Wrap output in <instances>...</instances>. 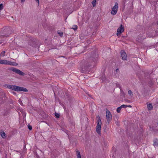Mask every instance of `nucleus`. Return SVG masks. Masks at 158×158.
Listing matches in <instances>:
<instances>
[{"label": "nucleus", "instance_id": "f8f14e48", "mask_svg": "<svg viewBox=\"0 0 158 158\" xmlns=\"http://www.w3.org/2000/svg\"><path fill=\"white\" fill-rule=\"evenodd\" d=\"M147 107L148 110H150L152 108V104H148Z\"/></svg>", "mask_w": 158, "mask_h": 158}, {"label": "nucleus", "instance_id": "412c9836", "mask_svg": "<svg viewBox=\"0 0 158 158\" xmlns=\"http://www.w3.org/2000/svg\"><path fill=\"white\" fill-rule=\"evenodd\" d=\"M55 116L56 118H59L60 117V114H59L56 113L55 114Z\"/></svg>", "mask_w": 158, "mask_h": 158}, {"label": "nucleus", "instance_id": "39448f33", "mask_svg": "<svg viewBox=\"0 0 158 158\" xmlns=\"http://www.w3.org/2000/svg\"><path fill=\"white\" fill-rule=\"evenodd\" d=\"M9 70L19 74L20 75L24 76V73L20 70L16 68L12 67L9 69Z\"/></svg>", "mask_w": 158, "mask_h": 158}, {"label": "nucleus", "instance_id": "4be33fe9", "mask_svg": "<svg viewBox=\"0 0 158 158\" xmlns=\"http://www.w3.org/2000/svg\"><path fill=\"white\" fill-rule=\"evenodd\" d=\"M28 128L29 130H31L32 127L31 126L29 125H28Z\"/></svg>", "mask_w": 158, "mask_h": 158}, {"label": "nucleus", "instance_id": "7c9ffc66", "mask_svg": "<svg viewBox=\"0 0 158 158\" xmlns=\"http://www.w3.org/2000/svg\"><path fill=\"white\" fill-rule=\"evenodd\" d=\"M3 36V35H1V37H2Z\"/></svg>", "mask_w": 158, "mask_h": 158}, {"label": "nucleus", "instance_id": "f3484780", "mask_svg": "<svg viewBox=\"0 0 158 158\" xmlns=\"http://www.w3.org/2000/svg\"><path fill=\"white\" fill-rule=\"evenodd\" d=\"M58 33L61 36H62L63 35V33L62 32L58 31Z\"/></svg>", "mask_w": 158, "mask_h": 158}, {"label": "nucleus", "instance_id": "7ed1b4c3", "mask_svg": "<svg viewBox=\"0 0 158 158\" xmlns=\"http://www.w3.org/2000/svg\"><path fill=\"white\" fill-rule=\"evenodd\" d=\"M0 64H9L13 66H16L18 64L16 63L12 62L6 60H0Z\"/></svg>", "mask_w": 158, "mask_h": 158}, {"label": "nucleus", "instance_id": "423d86ee", "mask_svg": "<svg viewBox=\"0 0 158 158\" xmlns=\"http://www.w3.org/2000/svg\"><path fill=\"white\" fill-rule=\"evenodd\" d=\"M106 116L108 123H109L111 121L112 119V115L110 111L107 110L106 111Z\"/></svg>", "mask_w": 158, "mask_h": 158}, {"label": "nucleus", "instance_id": "9b49d317", "mask_svg": "<svg viewBox=\"0 0 158 158\" xmlns=\"http://www.w3.org/2000/svg\"><path fill=\"white\" fill-rule=\"evenodd\" d=\"M0 134L2 138H6V134L4 131L1 132Z\"/></svg>", "mask_w": 158, "mask_h": 158}, {"label": "nucleus", "instance_id": "a878e982", "mask_svg": "<svg viewBox=\"0 0 158 158\" xmlns=\"http://www.w3.org/2000/svg\"><path fill=\"white\" fill-rule=\"evenodd\" d=\"M127 107H130V108H131V107H132V106H131V105H129V106H127Z\"/></svg>", "mask_w": 158, "mask_h": 158}, {"label": "nucleus", "instance_id": "4468645a", "mask_svg": "<svg viewBox=\"0 0 158 158\" xmlns=\"http://www.w3.org/2000/svg\"><path fill=\"white\" fill-rule=\"evenodd\" d=\"M5 51H4L1 52L0 54V57H3L5 56Z\"/></svg>", "mask_w": 158, "mask_h": 158}, {"label": "nucleus", "instance_id": "0eeeda50", "mask_svg": "<svg viewBox=\"0 0 158 158\" xmlns=\"http://www.w3.org/2000/svg\"><path fill=\"white\" fill-rule=\"evenodd\" d=\"M124 31V27L122 25H121L117 31V35L119 37L120 36V34Z\"/></svg>", "mask_w": 158, "mask_h": 158}, {"label": "nucleus", "instance_id": "5701e85b", "mask_svg": "<svg viewBox=\"0 0 158 158\" xmlns=\"http://www.w3.org/2000/svg\"><path fill=\"white\" fill-rule=\"evenodd\" d=\"M19 103H20V104H21V105H22V103H21V100L20 99H19Z\"/></svg>", "mask_w": 158, "mask_h": 158}, {"label": "nucleus", "instance_id": "c85d7f7f", "mask_svg": "<svg viewBox=\"0 0 158 158\" xmlns=\"http://www.w3.org/2000/svg\"><path fill=\"white\" fill-rule=\"evenodd\" d=\"M118 69H117L116 70V71L117 72L118 71Z\"/></svg>", "mask_w": 158, "mask_h": 158}, {"label": "nucleus", "instance_id": "1a4fd4ad", "mask_svg": "<svg viewBox=\"0 0 158 158\" xmlns=\"http://www.w3.org/2000/svg\"><path fill=\"white\" fill-rule=\"evenodd\" d=\"M153 145L154 147H158V140L156 139L154 140Z\"/></svg>", "mask_w": 158, "mask_h": 158}, {"label": "nucleus", "instance_id": "9d476101", "mask_svg": "<svg viewBox=\"0 0 158 158\" xmlns=\"http://www.w3.org/2000/svg\"><path fill=\"white\" fill-rule=\"evenodd\" d=\"M76 152L77 158H81V156L79 151L77 150H76Z\"/></svg>", "mask_w": 158, "mask_h": 158}, {"label": "nucleus", "instance_id": "393cba45", "mask_svg": "<svg viewBox=\"0 0 158 158\" xmlns=\"http://www.w3.org/2000/svg\"><path fill=\"white\" fill-rule=\"evenodd\" d=\"M12 93L13 94H14V95H15V94H16V93H15V92H12Z\"/></svg>", "mask_w": 158, "mask_h": 158}, {"label": "nucleus", "instance_id": "c756f323", "mask_svg": "<svg viewBox=\"0 0 158 158\" xmlns=\"http://www.w3.org/2000/svg\"><path fill=\"white\" fill-rule=\"evenodd\" d=\"M8 36V35H5V37H7Z\"/></svg>", "mask_w": 158, "mask_h": 158}, {"label": "nucleus", "instance_id": "2eb2a0df", "mask_svg": "<svg viewBox=\"0 0 158 158\" xmlns=\"http://www.w3.org/2000/svg\"><path fill=\"white\" fill-rule=\"evenodd\" d=\"M72 29L74 30H76L77 29V26L76 25H74L73 26Z\"/></svg>", "mask_w": 158, "mask_h": 158}, {"label": "nucleus", "instance_id": "aec40b11", "mask_svg": "<svg viewBox=\"0 0 158 158\" xmlns=\"http://www.w3.org/2000/svg\"><path fill=\"white\" fill-rule=\"evenodd\" d=\"M128 94H129V95H132V91L130 90H129L128 91Z\"/></svg>", "mask_w": 158, "mask_h": 158}, {"label": "nucleus", "instance_id": "ddd939ff", "mask_svg": "<svg viewBox=\"0 0 158 158\" xmlns=\"http://www.w3.org/2000/svg\"><path fill=\"white\" fill-rule=\"evenodd\" d=\"M96 0H93L92 2V3L94 7L96 6Z\"/></svg>", "mask_w": 158, "mask_h": 158}, {"label": "nucleus", "instance_id": "6e6552de", "mask_svg": "<svg viewBox=\"0 0 158 158\" xmlns=\"http://www.w3.org/2000/svg\"><path fill=\"white\" fill-rule=\"evenodd\" d=\"M121 55L122 59L123 60H127V55L126 53L123 50H122L121 52Z\"/></svg>", "mask_w": 158, "mask_h": 158}, {"label": "nucleus", "instance_id": "6ab92c4d", "mask_svg": "<svg viewBox=\"0 0 158 158\" xmlns=\"http://www.w3.org/2000/svg\"><path fill=\"white\" fill-rule=\"evenodd\" d=\"M121 107L122 108H126L127 107V105H122L121 106Z\"/></svg>", "mask_w": 158, "mask_h": 158}, {"label": "nucleus", "instance_id": "cd10ccee", "mask_svg": "<svg viewBox=\"0 0 158 158\" xmlns=\"http://www.w3.org/2000/svg\"><path fill=\"white\" fill-rule=\"evenodd\" d=\"M126 102H129V101L128 100H127L126 101Z\"/></svg>", "mask_w": 158, "mask_h": 158}, {"label": "nucleus", "instance_id": "b1692460", "mask_svg": "<svg viewBox=\"0 0 158 158\" xmlns=\"http://www.w3.org/2000/svg\"><path fill=\"white\" fill-rule=\"evenodd\" d=\"M38 3V4H39V0H35Z\"/></svg>", "mask_w": 158, "mask_h": 158}, {"label": "nucleus", "instance_id": "20e7f679", "mask_svg": "<svg viewBox=\"0 0 158 158\" xmlns=\"http://www.w3.org/2000/svg\"><path fill=\"white\" fill-rule=\"evenodd\" d=\"M118 8V4L117 2H115L114 6L112 8L111 14L112 15H115L117 12Z\"/></svg>", "mask_w": 158, "mask_h": 158}, {"label": "nucleus", "instance_id": "f257e3e1", "mask_svg": "<svg viewBox=\"0 0 158 158\" xmlns=\"http://www.w3.org/2000/svg\"><path fill=\"white\" fill-rule=\"evenodd\" d=\"M6 86L8 88L17 92L28 91L27 89L25 88L16 85H7Z\"/></svg>", "mask_w": 158, "mask_h": 158}, {"label": "nucleus", "instance_id": "dca6fc26", "mask_svg": "<svg viewBox=\"0 0 158 158\" xmlns=\"http://www.w3.org/2000/svg\"><path fill=\"white\" fill-rule=\"evenodd\" d=\"M121 108H122L121 107V106L120 107H118L117 109V111L118 113H119L120 111V110H121Z\"/></svg>", "mask_w": 158, "mask_h": 158}, {"label": "nucleus", "instance_id": "a211bd4d", "mask_svg": "<svg viewBox=\"0 0 158 158\" xmlns=\"http://www.w3.org/2000/svg\"><path fill=\"white\" fill-rule=\"evenodd\" d=\"M3 8V4H0V10H2Z\"/></svg>", "mask_w": 158, "mask_h": 158}, {"label": "nucleus", "instance_id": "f03ea898", "mask_svg": "<svg viewBox=\"0 0 158 158\" xmlns=\"http://www.w3.org/2000/svg\"><path fill=\"white\" fill-rule=\"evenodd\" d=\"M97 118H98V120L97 121V125L96 127V131L99 135H100L102 122L100 117L98 116Z\"/></svg>", "mask_w": 158, "mask_h": 158}, {"label": "nucleus", "instance_id": "bb28decb", "mask_svg": "<svg viewBox=\"0 0 158 158\" xmlns=\"http://www.w3.org/2000/svg\"><path fill=\"white\" fill-rule=\"evenodd\" d=\"M25 0H21V1L22 2H24L25 1Z\"/></svg>", "mask_w": 158, "mask_h": 158}]
</instances>
